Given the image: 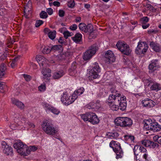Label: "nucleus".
Masks as SVG:
<instances>
[{
    "label": "nucleus",
    "mask_w": 161,
    "mask_h": 161,
    "mask_svg": "<svg viewBox=\"0 0 161 161\" xmlns=\"http://www.w3.org/2000/svg\"><path fill=\"white\" fill-rule=\"evenodd\" d=\"M23 76L25 80L27 81H30L31 79V77L30 75L23 74Z\"/></svg>",
    "instance_id": "nucleus-48"
},
{
    "label": "nucleus",
    "mask_w": 161,
    "mask_h": 161,
    "mask_svg": "<svg viewBox=\"0 0 161 161\" xmlns=\"http://www.w3.org/2000/svg\"><path fill=\"white\" fill-rule=\"evenodd\" d=\"M21 145V146H23V143L22 142H16L14 144L13 146L16 149L17 151L18 150H19V148H20Z\"/></svg>",
    "instance_id": "nucleus-38"
},
{
    "label": "nucleus",
    "mask_w": 161,
    "mask_h": 161,
    "mask_svg": "<svg viewBox=\"0 0 161 161\" xmlns=\"http://www.w3.org/2000/svg\"><path fill=\"white\" fill-rule=\"evenodd\" d=\"M150 46L156 52H158L160 51V47L158 44H155L154 42H152L150 43Z\"/></svg>",
    "instance_id": "nucleus-29"
},
{
    "label": "nucleus",
    "mask_w": 161,
    "mask_h": 161,
    "mask_svg": "<svg viewBox=\"0 0 161 161\" xmlns=\"http://www.w3.org/2000/svg\"><path fill=\"white\" fill-rule=\"evenodd\" d=\"M56 32L55 31H50L48 33V37L52 40H53L56 37Z\"/></svg>",
    "instance_id": "nucleus-35"
},
{
    "label": "nucleus",
    "mask_w": 161,
    "mask_h": 161,
    "mask_svg": "<svg viewBox=\"0 0 161 161\" xmlns=\"http://www.w3.org/2000/svg\"><path fill=\"white\" fill-rule=\"evenodd\" d=\"M75 94H73L72 96L68 97L66 93H64L61 96V100L64 104L68 105L72 103L76 99V97L75 96Z\"/></svg>",
    "instance_id": "nucleus-9"
},
{
    "label": "nucleus",
    "mask_w": 161,
    "mask_h": 161,
    "mask_svg": "<svg viewBox=\"0 0 161 161\" xmlns=\"http://www.w3.org/2000/svg\"><path fill=\"white\" fill-rule=\"evenodd\" d=\"M3 147V153L7 155H11L13 153V150L11 147L7 144L6 142H3L2 143Z\"/></svg>",
    "instance_id": "nucleus-16"
},
{
    "label": "nucleus",
    "mask_w": 161,
    "mask_h": 161,
    "mask_svg": "<svg viewBox=\"0 0 161 161\" xmlns=\"http://www.w3.org/2000/svg\"><path fill=\"white\" fill-rule=\"evenodd\" d=\"M116 46L121 53L126 55H129L131 50L126 43L123 41H119L116 44Z\"/></svg>",
    "instance_id": "nucleus-5"
},
{
    "label": "nucleus",
    "mask_w": 161,
    "mask_h": 161,
    "mask_svg": "<svg viewBox=\"0 0 161 161\" xmlns=\"http://www.w3.org/2000/svg\"><path fill=\"white\" fill-rule=\"evenodd\" d=\"M157 140L158 143L161 144V137H158Z\"/></svg>",
    "instance_id": "nucleus-64"
},
{
    "label": "nucleus",
    "mask_w": 161,
    "mask_h": 161,
    "mask_svg": "<svg viewBox=\"0 0 161 161\" xmlns=\"http://www.w3.org/2000/svg\"><path fill=\"white\" fill-rule=\"evenodd\" d=\"M36 60L39 64L43 66L45 64L47 63V60L44 57L40 55L36 56Z\"/></svg>",
    "instance_id": "nucleus-19"
},
{
    "label": "nucleus",
    "mask_w": 161,
    "mask_h": 161,
    "mask_svg": "<svg viewBox=\"0 0 161 161\" xmlns=\"http://www.w3.org/2000/svg\"><path fill=\"white\" fill-rule=\"evenodd\" d=\"M69 73L70 75L72 76H74L77 73V71L72 70L69 69Z\"/></svg>",
    "instance_id": "nucleus-47"
},
{
    "label": "nucleus",
    "mask_w": 161,
    "mask_h": 161,
    "mask_svg": "<svg viewBox=\"0 0 161 161\" xmlns=\"http://www.w3.org/2000/svg\"><path fill=\"white\" fill-rule=\"evenodd\" d=\"M46 11L48 14L50 15L52 14L53 13V9L52 8H47Z\"/></svg>",
    "instance_id": "nucleus-57"
},
{
    "label": "nucleus",
    "mask_w": 161,
    "mask_h": 161,
    "mask_svg": "<svg viewBox=\"0 0 161 161\" xmlns=\"http://www.w3.org/2000/svg\"><path fill=\"white\" fill-rule=\"evenodd\" d=\"M44 31L45 33L48 34V33L51 31H50L48 28H46L44 29Z\"/></svg>",
    "instance_id": "nucleus-62"
},
{
    "label": "nucleus",
    "mask_w": 161,
    "mask_h": 161,
    "mask_svg": "<svg viewBox=\"0 0 161 161\" xmlns=\"http://www.w3.org/2000/svg\"><path fill=\"white\" fill-rule=\"evenodd\" d=\"M77 28V26L76 24H73L69 27V29L72 31L75 30Z\"/></svg>",
    "instance_id": "nucleus-53"
},
{
    "label": "nucleus",
    "mask_w": 161,
    "mask_h": 161,
    "mask_svg": "<svg viewBox=\"0 0 161 161\" xmlns=\"http://www.w3.org/2000/svg\"><path fill=\"white\" fill-rule=\"evenodd\" d=\"M53 4L54 6L59 7L60 5V3L58 1H54L53 2Z\"/></svg>",
    "instance_id": "nucleus-58"
},
{
    "label": "nucleus",
    "mask_w": 161,
    "mask_h": 161,
    "mask_svg": "<svg viewBox=\"0 0 161 161\" xmlns=\"http://www.w3.org/2000/svg\"><path fill=\"white\" fill-rule=\"evenodd\" d=\"M6 66L3 63L0 65V77L1 78L4 75L5 71L6 69Z\"/></svg>",
    "instance_id": "nucleus-30"
},
{
    "label": "nucleus",
    "mask_w": 161,
    "mask_h": 161,
    "mask_svg": "<svg viewBox=\"0 0 161 161\" xmlns=\"http://www.w3.org/2000/svg\"><path fill=\"white\" fill-rule=\"evenodd\" d=\"M61 47V45H54L51 47V51L57 50H58L60 47Z\"/></svg>",
    "instance_id": "nucleus-44"
},
{
    "label": "nucleus",
    "mask_w": 161,
    "mask_h": 161,
    "mask_svg": "<svg viewBox=\"0 0 161 161\" xmlns=\"http://www.w3.org/2000/svg\"><path fill=\"white\" fill-rule=\"evenodd\" d=\"M12 103L20 109H23L24 108V104L21 102L14 98H12Z\"/></svg>",
    "instance_id": "nucleus-20"
},
{
    "label": "nucleus",
    "mask_w": 161,
    "mask_h": 161,
    "mask_svg": "<svg viewBox=\"0 0 161 161\" xmlns=\"http://www.w3.org/2000/svg\"><path fill=\"white\" fill-rule=\"evenodd\" d=\"M84 91V89L83 87H81L78 90H75L73 94H75V96L77 97L78 96H80L82 94Z\"/></svg>",
    "instance_id": "nucleus-31"
},
{
    "label": "nucleus",
    "mask_w": 161,
    "mask_h": 161,
    "mask_svg": "<svg viewBox=\"0 0 161 161\" xmlns=\"http://www.w3.org/2000/svg\"><path fill=\"white\" fill-rule=\"evenodd\" d=\"M119 136V134L116 132L110 133L109 135V136L112 137V138H111L112 139L116 138L118 137Z\"/></svg>",
    "instance_id": "nucleus-42"
},
{
    "label": "nucleus",
    "mask_w": 161,
    "mask_h": 161,
    "mask_svg": "<svg viewBox=\"0 0 161 161\" xmlns=\"http://www.w3.org/2000/svg\"><path fill=\"white\" fill-rule=\"evenodd\" d=\"M149 24H147L146 25H142V27L143 29H146L149 26Z\"/></svg>",
    "instance_id": "nucleus-60"
},
{
    "label": "nucleus",
    "mask_w": 161,
    "mask_h": 161,
    "mask_svg": "<svg viewBox=\"0 0 161 161\" xmlns=\"http://www.w3.org/2000/svg\"><path fill=\"white\" fill-rule=\"evenodd\" d=\"M42 105L46 110H48L55 114L58 115L60 113V111L58 109L46 103H43Z\"/></svg>",
    "instance_id": "nucleus-15"
},
{
    "label": "nucleus",
    "mask_w": 161,
    "mask_h": 161,
    "mask_svg": "<svg viewBox=\"0 0 161 161\" xmlns=\"http://www.w3.org/2000/svg\"><path fill=\"white\" fill-rule=\"evenodd\" d=\"M142 144L145 147H149L150 148H154L158 147L159 146L156 142L151 141L149 140H145L141 141Z\"/></svg>",
    "instance_id": "nucleus-14"
},
{
    "label": "nucleus",
    "mask_w": 161,
    "mask_h": 161,
    "mask_svg": "<svg viewBox=\"0 0 161 161\" xmlns=\"http://www.w3.org/2000/svg\"><path fill=\"white\" fill-rule=\"evenodd\" d=\"M73 41L77 43H79L81 42L82 40V35L79 33L76 34L74 36L72 37Z\"/></svg>",
    "instance_id": "nucleus-23"
},
{
    "label": "nucleus",
    "mask_w": 161,
    "mask_h": 161,
    "mask_svg": "<svg viewBox=\"0 0 161 161\" xmlns=\"http://www.w3.org/2000/svg\"><path fill=\"white\" fill-rule=\"evenodd\" d=\"M110 91L111 92V94H110L109 96L108 99V101L115 100L121 96V94L119 93L118 91L116 89L115 86H113L110 89Z\"/></svg>",
    "instance_id": "nucleus-12"
},
{
    "label": "nucleus",
    "mask_w": 161,
    "mask_h": 161,
    "mask_svg": "<svg viewBox=\"0 0 161 161\" xmlns=\"http://www.w3.org/2000/svg\"><path fill=\"white\" fill-rule=\"evenodd\" d=\"M92 68L89 72V79L92 80L98 78L100 76L98 73L100 72L101 69L98 63L95 62L92 66Z\"/></svg>",
    "instance_id": "nucleus-7"
},
{
    "label": "nucleus",
    "mask_w": 161,
    "mask_h": 161,
    "mask_svg": "<svg viewBox=\"0 0 161 161\" xmlns=\"http://www.w3.org/2000/svg\"><path fill=\"white\" fill-rule=\"evenodd\" d=\"M51 51V47L47 46L45 47L42 51L43 53L47 54L49 53Z\"/></svg>",
    "instance_id": "nucleus-41"
},
{
    "label": "nucleus",
    "mask_w": 161,
    "mask_h": 161,
    "mask_svg": "<svg viewBox=\"0 0 161 161\" xmlns=\"http://www.w3.org/2000/svg\"><path fill=\"white\" fill-rule=\"evenodd\" d=\"M42 127L43 130L47 134L53 135L58 132L57 129L54 127L53 125L47 120L43 122Z\"/></svg>",
    "instance_id": "nucleus-1"
},
{
    "label": "nucleus",
    "mask_w": 161,
    "mask_h": 161,
    "mask_svg": "<svg viewBox=\"0 0 161 161\" xmlns=\"http://www.w3.org/2000/svg\"><path fill=\"white\" fill-rule=\"evenodd\" d=\"M98 49V47L96 44L90 46L84 54L83 56L84 59L85 60L90 59L96 53Z\"/></svg>",
    "instance_id": "nucleus-6"
},
{
    "label": "nucleus",
    "mask_w": 161,
    "mask_h": 161,
    "mask_svg": "<svg viewBox=\"0 0 161 161\" xmlns=\"http://www.w3.org/2000/svg\"><path fill=\"white\" fill-rule=\"evenodd\" d=\"M124 136L125 140L126 141H134L135 139V137L134 136L130 135H125Z\"/></svg>",
    "instance_id": "nucleus-36"
},
{
    "label": "nucleus",
    "mask_w": 161,
    "mask_h": 161,
    "mask_svg": "<svg viewBox=\"0 0 161 161\" xmlns=\"http://www.w3.org/2000/svg\"><path fill=\"white\" fill-rule=\"evenodd\" d=\"M64 14L65 12L64 10L61 9L59 10L58 15L60 17H63L64 16Z\"/></svg>",
    "instance_id": "nucleus-52"
},
{
    "label": "nucleus",
    "mask_w": 161,
    "mask_h": 161,
    "mask_svg": "<svg viewBox=\"0 0 161 161\" xmlns=\"http://www.w3.org/2000/svg\"><path fill=\"white\" fill-rule=\"evenodd\" d=\"M81 21V18L80 17H78L75 19V21L77 22H80Z\"/></svg>",
    "instance_id": "nucleus-63"
},
{
    "label": "nucleus",
    "mask_w": 161,
    "mask_h": 161,
    "mask_svg": "<svg viewBox=\"0 0 161 161\" xmlns=\"http://www.w3.org/2000/svg\"><path fill=\"white\" fill-rule=\"evenodd\" d=\"M51 70L48 68L43 69L42 73L45 79L51 76Z\"/></svg>",
    "instance_id": "nucleus-25"
},
{
    "label": "nucleus",
    "mask_w": 161,
    "mask_h": 161,
    "mask_svg": "<svg viewBox=\"0 0 161 161\" xmlns=\"http://www.w3.org/2000/svg\"><path fill=\"white\" fill-rule=\"evenodd\" d=\"M40 17L42 19H46L47 18L48 15L47 12L44 11H42L40 13Z\"/></svg>",
    "instance_id": "nucleus-40"
},
{
    "label": "nucleus",
    "mask_w": 161,
    "mask_h": 161,
    "mask_svg": "<svg viewBox=\"0 0 161 161\" xmlns=\"http://www.w3.org/2000/svg\"><path fill=\"white\" fill-rule=\"evenodd\" d=\"M149 20V18L147 16L144 17L141 19V20L142 21L143 23L148 22Z\"/></svg>",
    "instance_id": "nucleus-46"
},
{
    "label": "nucleus",
    "mask_w": 161,
    "mask_h": 161,
    "mask_svg": "<svg viewBox=\"0 0 161 161\" xmlns=\"http://www.w3.org/2000/svg\"><path fill=\"white\" fill-rule=\"evenodd\" d=\"M114 103H113V101H109L108 103L111 110L113 111H117L119 109L118 106L115 103V100H114Z\"/></svg>",
    "instance_id": "nucleus-27"
},
{
    "label": "nucleus",
    "mask_w": 161,
    "mask_h": 161,
    "mask_svg": "<svg viewBox=\"0 0 161 161\" xmlns=\"http://www.w3.org/2000/svg\"><path fill=\"white\" fill-rule=\"evenodd\" d=\"M79 27L80 31L85 33H89L90 34H91L93 31V26L90 24L86 25L84 23H81L79 24Z\"/></svg>",
    "instance_id": "nucleus-11"
},
{
    "label": "nucleus",
    "mask_w": 161,
    "mask_h": 161,
    "mask_svg": "<svg viewBox=\"0 0 161 161\" xmlns=\"http://www.w3.org/2000/svg\"><path fill=\"white\" fill-rule=\"evenodd\" d=\"M81 118L84 121H88L93 125L97 124L99 120L95 114L89 113L81 115Z\"/></svg>",
    "instance_id": "nucleus-2"
},
{
    "label": "nucleus",
    "mask_w": 161,
    "mask_h": 161,
    "mask_svg": "<svg viewBox=\"0 0 161 161\" xmlns=\"http://www.w3.org/2000/svg\"><path fill=\"white\" fill-rule=\"evenodd\" d=\"M43 21L42 20H37L35 24L36 27H37L40 26L43 23Z\"/></svg>",
    "instance_id": "nucleus-49"
},
{
    "label": "nucleus",
    "mask_w": 161,
    "mask_h": 161,
    "mask_svg": "<svg viewBox=\"0 0 161 161\" xmlns=\"http://www.w3.org/2000/svg\"><path fill=\"white\" fill-rule=\"evenodd\" d=\"M25 118L22 119L21 122H22L23 123H24V124L27 126L32 128H34L35 127V125L33 124L26 120H25Z\"/></svg>",
    "instance_id": "nucleus-32"
},
{
    "label": "nucleus",
    "mask_w": 161,
    "mask_h": 161,
    "mask_svg": "<svg viewBox=\"0 0 161 161\" xmlns=\"http://www.w3.org/2000/svg\"><path fill=\"white\" fill-rule=\"evenodd\" d=\"M148 46L145 42H139L136 49L135 52L137 54H144L147 51Z\"/></svg>",
    "instance_id": "nucleus-8"
},
{
    "label": "nucleus",
    "mask_w": 161,
    "mask_h": 161,
    "mask_svg": "<svg viewBox=\"0 0 161 161\" xmlns=\"http://www.w3.org/2000/svg\"><path fill=\"white\" fill-rule=\"evenodd\" d=\"M115 100V103L118 105L119 109L123 111L126 109L127 103L125 97H121L117 99H116Z\"/></svg>",
    "instance_id": "nucleus-10"
},
{
    "label": "nucleus",
    "mask_w": 161,
    "mask_h": 161,
    "mask_svg": "<svg viewBox=\"0 0 161 161\" xmlns=\"http://www.w3.org/2000/svg\"><path fill=\"white\" fill-rule=\"evenodd\" d=\"M63 37H60L58 40V42L61 44H62L63 43Z\"/></svg>",
    "instance_id": "nucleus-61"
},
{
    "label": "nucleus",
    "mask_w": 161,
    "mask_h": 161,
    "mask_svg": "<svg viewBox=\"0 0 161 161\" xmlns=\"http://www.w3.org/2000/svg\"><path fill=\"white\" fill-rule=\"evenodd\" d=\"M86 107L88 109H95V103L94 102H90L86 105Z\"/></svg>",
    "instance_id": "nucleus-39"
},
{
    "label": "nucleus",
    "mask_w": 161,
    "mask_h": 161,
    "mask_svg": "<svg viewBox=\"0 0 161 161\" xmlns=\"http://www.w3.org/2000/svg\"><path fill=\"white\" fill-rule=\"evenodd\" d=\"M101 106V104L100 101L99 100H97L95 103V107L96 109H98L100 108Z\"/></svg>",
    "instance_id": "nucleus-43"
},
{
    "label": "nucleus",
    "mask_w": 161,
    "mask_h": 161,
    "mask_svg": "<svg viewBox=\"0 0 161 161\" xmlns=\"http://www.w3.org/2000/svg\"><path fill=\"white\" fill-rule=\"evenodd\" d=\"M31 8H29V7H28L27 5L25 6L24 11V14L25 17L26 18H29L28 16L29 13L31 14Z\"/></svg>",
    "instance_id": "nucleus-33"
},
{
    "label": "nucleus",
    "mask_w": 161,
    "mask_h": 161,
    "mask_svg": "<svg viewBox=\"0 0 161 161\" xmlns=\"http://www.w3.org/2000/svg\"><path fill=\"white\" fill-rule=\"evenodd\" d=\"M64 75L63 70H61L54 72L53 75V77L54 79H58Z\"/></svg>",
    "instance_id": "nucleus-21"
},
{
    "label": "nucleus",
    "mask_w": 161,
    "mask_h": 161,
    "mask_svg": "<svg viewBox=\"0 0 161 161\" xmlns=\"http://www.w3.org/2000/svg\"><path fill=\"white\" fill-rule=\"evenodd\" d=\"M140 146L138 145L135 146L134 147L133 149V151L134 155L136 156H136L138 155V153L140 152Z\"/></svg>",
    "instance_id": "nucleus-37"
},
{
    "label": "nucleus",
    "mask_w": 161,
    "mask_h": 161,
    "mask_svg": "<svg viewBox=\"0 0 161 161\" xmlns=\"http://www.w3.org/2000/svg\"><path fill=\"white\" fill-rule=\"evenodd\" d=\"M140 152L143 153H145L147 152L146 149L142 146H140Z\"/></svg>",
    "instance_id": "nucleus-55"
},
{
    "label": "nucleus",
    "mask_w": 161,
    "mask_h": 161,
    "mask_svg": "<svg viewBox=\"0 0 161 161\" xmlns=\"http://www.w3.org/2000/svg\"><path fill=\"white\" fill-rule=\"evenodd\" d=\"M152 120L149 119V120H146L144 121V129L146 130H151L152 129Z\"/></svg>",
    "instance_id": "nucleus-24"
},
{
    "label": "nucleus",
    "mask_w": 161,
    "mask_h": 161,
    "mask_svg": "<svg viewBox=\"0 0 161 161\" xmlns=\"http://www.w3.org/2000/svg\"><path fill=\"white\" fill-rule=\"evenodd\" d=\"M159 67L158 61L157 59L153 60L151 61L148 66L149 69L153 71H154Z\"/></svg>",
    "instance_id": "nucleus-18"
},
{
    "label": "nucleus",
    "mask_w": 161,
    "mask_h": 161,
    "mask_svg": "<svg viewBox=\"0 0 161 161\" xmlns=\"http://www.w3.org/2000/svg\"><path fill=\"white\" fill-rule=\"evenodd\" d=\"M63 34L65 39H67L68 37L72 35L71 33L68 31H64L63 33Z\"/></svg>",
    "instance_id": "nucleus-45"
},
{
    "label": "nucleus",
    "mask_w": 161,
    "mask_h": 161,
    "mask_svg": "<svg viewBox=\"0 0 161 161\" xmlns=\"http://www.w3.org/2000/svg\"><path fill=\"white\" fill-rule=\"evenodd\" d=\"M37 149V147L35 146H30L29 147H28L27 156L29 154L31 151H35Z\"/></svg>",
    "instance_id": "nucleus-34"
},
{
    "label": "nucleus",
    "mask_w": 161,
    "mask_h": 161,
    "mask_svg": "<svg viewBox=\"0 0 161 161\" xmlns=\"http://www.w3.org/2000/svg\"><path fill=\"white\" fill-rule=\"evenodd\" d=\"M109 146L116 153L117 159L121 158L122 157L123 152L122 150L120 144L119 142L112 140L110 142Z\"/></svg>",
    "instance_id": "nucleus-3"
},
{
    "label": "nucleus",
    "mask_w": 161,
    "mask_h": 161,
    "mask_svg": "<svg viewBox=\"0 0 161 161\" xmlns=\"http://www.w3.org/2000/svg\"><path fill=\"white\" fill-rule=\"evenodd\" d=\"M152 90L158 91L161 89V84L156 82L153 83L150 87Z\"/></svg>",
    "instance_id": "nucleus-28"
},
{
    "label": "nucleus",
    "mask_w": 161,
    "mask_h": 161,
    "mask_svg": "<svg viewBox=\"0 0 161 161\" xmlns=\"http://www.w3.org/2000/svg\"><path fill=\"white\" fill-rule=\"evenodd\" d=\"M18 125V124H12L11 125L10 127L12 129L14 130L15 129V127L17 126Z\"/></svg>",
    "instance_id": "nucleus-59"
},
{
    "label": "nucleus",
    "mask_w": 161,
    "mask_h": 161,
    "mask_svg": "<svg viewBox=\"0 0 161 161\" xmlns=\"http://www.w3.org/2000/svg\"><path fill=\"white\" fill-rule=\"evenodd\" d=\"M75 5L74 1H73L72 2H69L68 3V6L69 8H73L74 7Z\"/></svg>",
    "instance_id": "nucleus-51"
},
{
    "label": "nucleus",
    "mask_w": 161,
    "mask_h": 161,
    "mask_svg": "<svg viewBox=\"0 0 161 161\" xmlns=\"http://www.w3.org/2000/svg\"><path fill=\"white\" fill-rule=\"evenodd\" d=\"M28 147L27 146L25 145L24 146V147H20L19 150H18L17 152L22 155L24 156H27V152Z\"/></svg>",
    "instance_id": "nucleus-26"
},
{
    "label": "nucleus",
    "mask_w": 161,
    "mask_h": 161,
    "mask_svg": "<svg viewBox=\"0 0 161 161\" xmlns=\"http://www.w3.org/2000/svg\"><path fill=\"white\" fill-rule=\"evenodd\" d=\"M158 32V31L156 30H154L153 29H149L148 30V33L150 34L152 33L155 34Z\"/></svg>",
    "instance_id": "nucleus-54"
},
{
    "label": "nucleus",
    "mask_w": 161,
    "mask_h": 161,
    "mask_svg": "<svg viewBox=\"0 0 161 161\" xmlns=\"http://www.w3.org/2000/svg\"><path fill=\"white\" fill-rule=\"evenodd\" d=\"M115 59V57L111 51L108 50L106 52L105 55V61L106 63L109 64L113 63Z\"/></svg>",
    "instance_id": "nucleus-13"
},
{
    "label": "nucleus",
    "mask_w": 161,
    "mask_h": 161,
    "mask_svg": "<svg viewBox=\"0 0 161 161\" xmlns=\"http://www.w3.org/2000/svg\"><path fill=\"white\" fill-rule=\"evenodd\" d=\"M152 130L158 132L161 130V125L157 122H153L152 123Z\"/></svg>",
    "instance_id": "nucleus-22"
},
{
    "label": "nucleus",
    "mask_w": 161,
    "mask_h": 161,
    "mask_svg": "<svg viewBox=\"0 0 161 161\" xmlns=\"http://www.w3.org/2000/svg\"><path fill=\"white\" fill-rule=\"evenodd\" d=\"M76 65L77 64L76 62H73L72 64L71 68L70 69L72 70H76Z\"/></svg>",
    "instance_id": "nucleus-50"
},
{
    "label": "nucleus",
    "mask_w": 161,
    "mask_h": 161,
    "mask_svg": "<svg viewBox=\"0 0 161 161\" xmlns=\"http://www.w3.org/2000/svg\"><path fill=\"white\" fill-rule=\"evenodd\" d=\"M115 122L117 125L124 127H130L132 124V120L128 117L118 118L115 120Z\"/></svg>",
    "instance_id": "nucleus-4"
},
{
    "label": "nucleus",
    "mask_w": 161,
    "mask_h": 161,
    "mask_svg": "<svg viewBox=\"0 0 161 161\" xmlns=\"http://www.w3.org/2000/svg\"><path fill=\"white\" fill-rule=\"evenodd\" d=\"M142 103L143 106L147 108L153 107L154 106L155 104V102L148 98L146 99L143 100Z\"/></svg>",
    "instance_id": "nucleus-17"
},
{
    "label": "nucleus",
    "mask_w": 161,
    "mask_h": 161,
    "mask_svg": "<svg viewBox=\"0 0 161 161\" xmlns=\"http://www.w3.org/2000/svg\"><path fill=\"white\" fill-rule=\"evenodd\" d=\"M46 88L45 86L44 85H41L38 87L39 90L40 91H43L45 90Z\"/></svg>",
    "instance_id": "nucleus-56"
}]
</instances>
